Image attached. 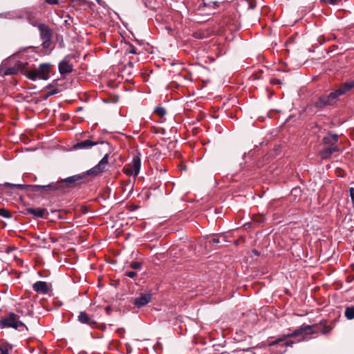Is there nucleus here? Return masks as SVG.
<instances>
[{"label":"nucleus","mask_w":354,"mask_h":354,"mask_svg":"<svg viewBox=\"0 0 354 354\" xmlns=\"http://www.w3.org/2000/svg\"><path fill=\"white\" fill-rule=\"evenodd\" d=\"M331 328L326 325L316 326L310 325H302L299 328L295 329L292 333L285 334L278 337L275 340L269 343V346L273 347L274 346L285 348L288 346H292L296 342L290 340L291 337L298 338L297 342L301 341L308 340L310 335L317 333L318 332L322 334H327L331 330Z\"/></svg>","instance_id":"1"},{"label":"nucleus","mask_w":354,"mask_h":354,"mask_svg":"<svg viewBox=\"0 0 354 354\" xmlns=\"http://www.w3.org/2000/svg\"><path fill=\"white\" fill-rule=\"evenodd\" d=\"M100 145L103 146L106 153L95 166L86 171V175L98 176L107 170L109 155L111 153V147L109 143L106 141L100 142Z\"/></svg>","instance_id":"2"},{"label":"nucleus","mask_w":354,"mask_h":354,"mask_svg":"<svg viewBox=\"0 0 354 354\" xmlns=\"http://www.w3.org/2000/svg\"><path fill=\"white\" fill-rule=\"evenodd\" d=\"M6 187L10 188H18L19 189H27L31 192H37L39 189L44 190H55L61 187V185L58 183H51L46 185H22V184H12L10 183H6L4 184Z\"/></svg>","instance_id":"3"},{"label":"nucleus","mask_w":354,"mask_h":354,"mask_svg":"<svg viewBox=\"0 0 354 354\" xmlns=\"http://www.w3.org/2000/svg\"><path fill=\"white\" fill-rule=\"evenodd\" d=\"M3 322L5 323V328H13L23 331L28 330L26 324L20 319V316L15 313L10 312L3 317Z\"/></svg>","instance_id":"4"},{"label":"nucleus","mask_w":354,"mask_h":354,"mask_svg":"<svg viewBox=\"0 0 354 354\" xmlns=\"http://www.w3.org/2000/svg\"><path fill=\"white\" fill-rule=\"evenodd\" d=\"M141 167L140 154L137 152L133 156L131 162L124 168V173L127 176H137Z\"/></svg>","instance_id":"5"},{"label":"nucleus","mask_w":354,"mask_h":354,"mask_svg":"<svg viewBox=\"0 0 354 354\" xmlns=\"http://www.w3.org/2000/svg\"><path fill=\"white\" fill-rule=\"evenodd\" d=\"M151 299L152 295L150 292L142 293L139 297L135 298L133 304L136 307L140 308L149 304L151 301Z\"/></svg>","instance_id":"6"},{"label":"nucleus","mask_w":354,"mask_h":354,"mask_svg":"<svg viewBox=\"0 0 354 354\" xmlns=\"http://www.w3.org/2000/svg\"><path fill=\"white\" fill-rule=\"evenodd\" d=\"M100 142L101 141H92L91 140H84L77 142L75 145H74L73 148L75 150L90 149L95 145H100Z\"/></svg>","instance_id":"7"},{"label":"nucleus","mask_w":354,"mask_h":354,"mask_svg":"<svg viewBox=\"0 0 354 354\" xmlns=\"http://www.w3.org/2000/svg\"><path fill=\"white\" fill-rule=\"evenodd\" d=\"M58 69L62 75L69 74L73 71V65L69 62L68 57H64L59 63Z\"/></svg>","instance_id":"8"},{"label":"nucleus","mask_w":354,"mask_h":354,"mask_svg":"<svg viewBox=\"0 0 354 354\" xmlns=\"http://www.w3.org/2000/svg\"><path fill=\"white\" fill-rule=\"evenodd\" d=\"M333 104L330 101L327 94L321 95L317 100L314 103V106L319 109H323L328 106H333Z\"/></svg>","instance_id":"9"},{"label":"nucleus","mask_w":354,"mask_h":354,"mask_svg":"<svg viewBox=\"0 0 354 354\" xmlns=\"http://www.w3.org/2000/svg\"><path fill=\"white\" fill-rule=\"evenodd\" d=\"M338 140L339 136L337 134L328 133L323 138L322 142L324 145H326L327 147H333L337 146V143Z\"/></svg>","instance_id":"10"},{"label":"nucleus","mask_w":354,"mask_h":354,"mask_svg":"<svg viewBox=\"0 0 354 354\" xmlns=\"http://www.w3.org/2000/svg\"><path fill=\"white\" fill-rule=\"evenodd\" d=\"M39 75V79L46 80L49 78L50 64H41L37 68Z\"/></svg>","instance_id":"11"},{"label":"nucleus","mask_w":354,"mask_h":354,"mask_svg":"<svg viewBox=\"0 0 354 354\" xmlns=\"http://www.w3.org/2000/svg\"><path fill=\"white\" fill-rule=\"evenodd\" d=\"M38 29L40 32V37L42 40L44 39H52L53 31L52 30L45 24H39Z\"/></svg>","instance_id":"12"},{"label":"nucleus","mask_w":354,"mask_h":354,"mask_svg":"<svg viewBox=\"0 0 354 354\" xmlns=\"http://www.w3.org/2000/svg\"><path fill=\"white\" fill-rule=\"evenodd\" d=\"M77 319L80 323L87 324L92 328H94L97 324L96 322L92 319L85 312H80Z\"/></svg>","instance_id":"13"},{"label":"nucleus","mask_w":354,"mask_h":354,"mask_svg":"<svg viewBox=\"0 0 354 354\" xmlns=\"http://www.w3.org/2000/svg\"><path fill=\"white\" fill-rule=\"evenodd\" d=\"M27 63L18 62L14 67L8 68L3 73V76L16 74L19 71H24Z\"/></svg>","instance_id":"14"},{"label":"nucleus","mask_w":354,"mask_h":354,"mask_svg":"<svg viewBox=\"0 0 354 354\" xmlns=\"http://www.w3.org/2000/svg\"><path fill=\"white\" fill-rule=\"evenodd\" d=\"M339 151V148L338 146L333 147H326L319 151V156L322 159H328L330 157V156Z\"/></svg>","instance_id":"15"},{"label":"nucleus","mask_w":354,"mask_h":354,"mask_svg":"<svg viewBox=\"0 0 354 354\" xmlns=\"http://www.w3.org/2000/svg\"><path fill=\"white\" fill-rule=\"evenodd\" d=\"M85 176V174H77L74 175L66 178L63 179L61 183H66L68 187H71L73 184H77L82 182V179Z\"/></svg>","instance_id":"16"},{"label":"nucleus","mask_w":354,"mask_h":354,"mask_svg":"<svg viewBox=\"0 0 354 354\" xmlns=\"http://www.w3.org/2000/svg\"><path fill=\"white\" fill-rule=\"evenodd\" d=\"M33 290L37 293L47 294L48 288L46 282L38 281L32 285Z\"/></svg>","instance_id":"17"},{"label":"nucleus","mask_w":354,"mask_h":354,"mask_svg":"<svg viewBox=\"0 0 354 354\" xmlns=\"http://www.w3.org/2000/svg\"><path fill=\"white\" fill-rule=\"evenodd\" d=\"M353 87L354 81H349L343 83L339 88L336 89V91H337L338 93L341 96L350 91Z\"/></svg>","instance_id":"18"},{"label":"nucleus","mask_w":354,"mask_h":354,"mask_svg":"<svg viewBox=\"0 0 354 354\" xmlns=\"http://www.w3.org/2000/svg\"><path fill=\"white\" fill-rule=\"evenodd\" d=\"M27 212L35 216L37 218H43L45 214V209L41 208H28Z\"/></svg>","instance_id":"19"},{"label":"nucleus","mask_w":354,"mask_h":354,"mask_svg":"<svg viewBox=\"0 0 354 354\" xmlns=\"http://www.w3.org/2000/svg\"><path fill=\"white\" fill-rule=\"evenodd\" d=\"M26 310H23L20 306L16 308L17 315L21 316L30 315L32 313V309L28 303L25 304Z\"/></svg>","instance_id":"20"},{"label":"nucleus","mask_w":354,"mask_h":354,"mask_svg":"<svg viewBox=\"0 0 354 354\" xmlns=\"http://www.w3.org/2000/svg\"><path fill=\"white\" fill-rule=\"evenodd\" d=\"M12 346L5 342H0V354H10Z\"/></svg>","instance_id":"21"},{"label":"nucleus","mask_w":354,"mask_h":354,"mask_svg":"<svg viewBox=\"0 0 354 354\" xmlns=\"http://www.w3.org/2000/svg\"><path fill=\"white\" fill-rule=\"evenodd\" d=\"M222 237L224 239L223 236L219 235H212L210 237L207 238V243H208L209 245H212V246H217L220 243V238Z\"/></svg>","instance_id":"22"},{"label":"nucleus","mask_w":354,"mask_h":354,"mask_svg":"<svg viewBox=\"0 0 354 354\" xmlns=\"http://www.w3.org/2000/svg\"><path fill=\"white\" fill-rule=\"evenodd\" d=\"M344 316L348 320H352L354 319V305L346 307Z\"/></svg>","instance_id":"23"},{"label":"nucleus","mask_w":354,"mask_h":354,"mask_svg":"<svg viewBox=\"0 0 354 354\" xmlns=\"http://www.w3.org/2000/svg\"><path fill=\"white\" fill-rule=\"evenodd\" d=\"M26 19L28 21V23L33 26L38 27V26L40 24L38 23V20L36 16L32 13H28L26 16Z\"/></svg>","instance_id":"24"},{"label":"nucleus","mask_w":354,"mask_h":354,"mask_svg":"<svg viewBox=\"0 0 354 354\" xmlns=\"http://www.w3.org/2000/svg\"><path fill=\"white\" fill-rule=\"evenodd\" d=\"M327 95L329 97L333 105L339 100V97L340 96L336 90L331 91L330 93L327 94Z\"/></svg>","instance_id":"25"},{"label":"nucleus","mask_w":354,"mask_h":354,"mask_svg":"<svg viewBox=\"0 0 354 354\" xmlns=\"http://www.w3.org/2000/svg\"><path fill=\"white\" fill-rule=\"evenodd\" d=\"M27 77L31 80H36L37 78H39V75L37 69L31 70L28 71L27 73Z\"/></svg>","instance_id":"26"},{"label":"nucleus","mask_w":354,"mask_h":354,"mask_svg":"<svg viewBox=\"0 0 354 354\" xmlns=\"http://www.w3.org/2000/svg\"><path fill=\"white\" fill-rule=\"evenodd\" d=\"M125 47H126V51L127 53H131V54L137 53L136 48L131 43H129V42L125 43Z\"/></svg>","instance_id":"27"},{"label":"nucleus","mask_w":354,"mask_h":354,"mask_svg":"<svg viewBox=\"0 0 354 354\" xmlns=\"http://www.w3.org/2000/svg\"><path fill=\"white\" fill-rule=\"evenodd\" d=\"M46 89L48 91V96H51L59 93V89L51 85L47 86Z\"/></svg>","instance_id":"28"},{"label":"nucleus","mask_w":354,"mask_h":354,"mask_svg":"<svg viewBox=\"0 0 354 354\" xmlns=\"http://www.w3.org/2000/svg\"><path fill=\"white\" fill-rule=\"evenodd\" d=\"M0 216L6 218H10L12 217L10 212L5 208L0 209Z\"/></svg>","instance_id":"29"},{"label":"nucleus","mask_w":354,"mask_h":354,"mask_svg":"<svg viewBox=\"0 0 354 354\" xmlns=\"http://www.w3.org/2000/svg\"><path fill=\"white\" fill-rule=\"evenodd\" d=\"M154 112L161 118L166 114V110L161 106L156 107Z\"/></svg>","instance_id":"30"},{"label":"nucleus","mask_w":354,"mask_h":354,"mask_svg":"<svg viewBox=\"0 0 354 354\" xmlns=\"http://www.w3.org/2000/svg\"><path fill=\"white\" fill-rule=\"evenodd\" d=\"M129 266L134 270H140L142 268V263L138 261H132Z\"/></svg>","instance_id":"31"},{"label":"nucleus","mask_w":354,"mask_h":354,"mask_svg":"<svg viewBox=\"0 0 354 354\" xmlns=\"http://www.w3.org/2000/svg\"><path fill=\"white\" fill-rule=\"evenodd\" d=\"M340 0H320V2L327 4V5H335Z\"/></svg>","instance_id":"32"},{"label":"nucleus","mask_w":354,"mask_h":354,"mask_svg":"<svg viewBox=\"0 0 354 354\" xmlns=\"http://www.w3.org/2000/svg\"><path fill=\"white\" fill-rule=\"evenodd\" d=\"M125 276L129 277V278H134L135 277L137 276V272H135V271H127L125 273Z\"/></svg>","instance_id":"33"},{"label":"nucleus","mask_w":354,"mask_h":354,"mask_svg":"<svg viewBox=\"0 0 354 354\" xmlns=\"http://www.w3.org/2000/svg\"><path fill=\"white\" fill-rule=\"evenodd\" d=\"M42 46L44 48H47L50 47V45L51 44V39H44Z\"/></svg>","instance_id":"34"},{"label":"nucleus","mask_w":354,"mask_h":354,"mask_svg":"<svg viewBox=\"0 0 354 354\" xmlns=\"http://www.w3.org/2000/svg\"><path fill=\"white\" fill-rule=\"evenodd\" d=\"M349 194H350V197L351 199L352 204L354 207V187H350Z\"/></svg>","instance_id":"35"},{"label":"nucleus","mask_w":354,"mask_h":354,"mask_svg":"<svg viewBox=\"0 0 354 354\" xmlns=\"http://www.w3.org/2000/svg\"><path fill=\"white\" fill-rule=\"evenodd\" d=\"M220 3H221L220 2H218V1H215L209 2L208 4H206V3H205V6H212V5H213V6H213V8H218V7L219 6Z\"/></svg>","instance_id":"36"},{"label":"nucleus","mask_w":354,"mask_h":354,"mask_svg":"<svg viewBox=\"0 0 354 354\" xmlns=\"http://www.w3.org/2000/svg\"><path fill=\"white\" fill-rule=\"evenodd\" d=\"M45 1L50 5H57L59 3V0H45Z\"/></svg>","instance_id":"37"},{"label":"nucleus","mask_w":354,"mask_h":354,"mask_svg":"<svg viewBox=\"0 0 354 354\" xmlns=\"http://www.w3.org/2000/svg\"><path fill=\"white\" fill-rule=\"evenodd\" d=\"M0 328L1 329H3L5 328V323L3 322V317H2L1 319H0Z\"/></svg>","instance_id":"38"},{"label":"nucleus","mask_w":354,"mask_h":354,"mask_svg":"<svg viewBox=\"0 0 354 354\" xmlns=\"http://www.w3.org/2000/svg\"><path fill=\"white\" fill-rule=\"evenodd\" d=\"M285 351V349H283V351H281V353H283Z\"/></svg>","instance_id":"39"},{"label":"nucleus","mask_w":354,"mask_h":354,"mask_svg":"<svg viewBox=\"0 0 354 354\" xmlns=\"http://www.w3.org/2000/svg\"><path fill=\"white\" fill-rule=\"evenodd\" d=\"M97 2H99L100 0H96Z\"/></svg>","instance_id":"40"}]
</instances>
